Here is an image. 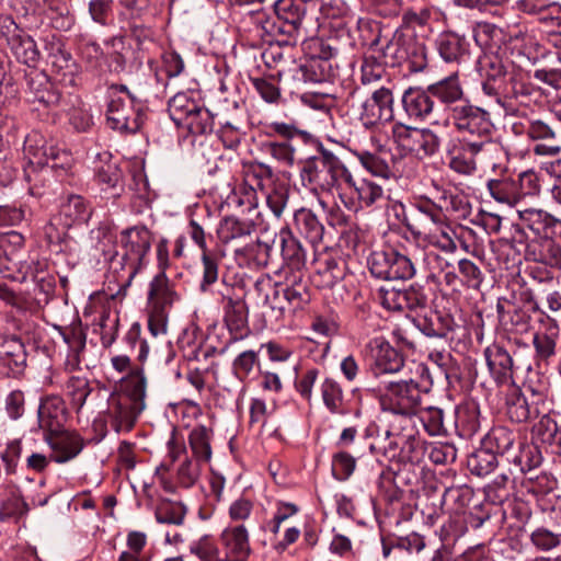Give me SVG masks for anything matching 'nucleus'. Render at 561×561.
Segmentation results:
<instances>
[{"instance_id":"obj_1","label":"nucleus","mask_w":561,"mask_h":561,"mask_svg":"<svg viewBox=\"0 0 561 561\" xmlns=\"http://www.w3.org/2000/svg\"><path fill=\"white\" fill-rule=\"evenodd\" d=\"M23 150L27 158L24 179L30 194L36 197L43 196L53 181L62 179L73 164L69 151L53 141L48 142L38 133H31L25 137Z\"/></svg>"},{"instance_id":"obj_2","label":"nucleus","mask_w":561,"mask_h":561,"mask_svg":"<svg viewBox=\"0 0 561 561\" xmlns=\"http://www.w3.org/2000/svg\"><path fill=\"white\" fill-rule=\"evenodd\" d=\"M422 260L428 271L427 278H433L436 272L444 271L449 263L434 251L426 252L415 249L412 252H400L396 249L375 250L367 259V265L373 276L386 279H410L416 273V264Z\"/></svg>"},{"instance_id":"obj_3","label":"nucleus","mask_w":561,"mask_h":561,"mask_svg":"<svg viewBox=\"0 0 561 561\" xmlns=\"http://www.w3.org/2000/svg\"><path fill=\"white\" fill-rule=\"evenodd\" d=\"M351 171L333 152L321 148L318 156L307 159L300 168V180L313 193H330L346 184Z\"/></svg>"},{"instance_id":"obj_4","label":"nucleus","mask_w":561,"mask_h":561,"mask_svg":"<svg viewBox=\"0 0 561 561\" xmlns=\"http://www.w3.org/2000/svg\"><path fill=\"white\" fill-rule=\"evenodd\" d=\"M424 374L425 367L417 364L411 377L387 382L379 396L381 410L404 416L414 415L423 394L427 392L423 385Z\"/></svg>"},{"instance_id":"obj_5","label":"nucleus","mask_w":561,"mask_h":561,"mask_svg":"<svg viewBox=\"0 0 561 561\" xmlns=\"http://www.w3.org/2000/svg\"><path fill=\"white\" fill-rule=\"evenodd\" d=\"M151 232L145 226H134L121 232V251L110 257L112 267L125 273V286H129L145 265L151 248Z\"/></svg>"},{"instance_id":"obj_6","label":"nucleus","mask_w":561,"mask_h":561,"mask_svg":"<svg viewBox=\"0 0 561 561\" xmlns=\"http://www.w3.org/2000/svg\"><path fill=\"white\" fill-rule=\"evenodd\" d=\"M313 0H277L274 3L276 20L262 22V30L268 36V42L278 44H295L297 42L302 20Z\"/></svg>"},{"instance_id":"obj_7","label":"nucleus","mask_w":561,"mask_h":561,"mask_svg":"<svg viewBox=\"0 0 561 561\" xmlns=\"http://www.w3.org/2000/svg\"><path fill=\"white\" fill-rule=\"evenodd\" d=\"M453 127L463 140L472 138L481 139L493 135L494 124L490 113L469 102L451 107L450 115Z\"/></svg>"},{"instance_id":"obj_8","label":"nucleus","mask_w":561,"mask_h":561,"mask_svg":"<svg viewBox=\"0 0 561 561\" xmlns=\"http://www.w3.org/2000/svg\"><path fill=\"white\" fill-rule=\"evenodd\" d=\"M392 138L405 152L417 158L432 157L438 152L440 137L430 128H417L403 123L392 125Z\"/></svg>"},{"instance_id":"obj_9","label":"nucleus","mask_w":561,"mask_h":561,"mask_svg":"<svg viewBox=\"0 0 561 561\" xmlns=\"http://www.w3.org/2000/svg\"><path fill=\"white\" fill-rule=\"evenodd\" d=\"M0 35L5 41L7 49L18 62L30 68L36 67L41 57L36 42L11 16L0 19Z\"/></svg>"},{"instance_id":"obj_10","label":"nucleus","mask_w":561,"mask_h":561,"mask_svg":"<svg viewBox=\"0 0 561 561\" xmlns=\"http://www.w3.org/2000/svg\"><path fill=\"white\" fill-rule=\"evenodd\" d=\"M144 119V107L136 96H129V99L121 95L111 96L106 111L110 128L119 133L134 134L140 129Z\"/></svg>"},{"instance_id":"obj_11","label":"nucleus","mask_w":561,"mask_h":561,"mask_svg":"<svg viewBox=\"0 0 561 561\" xmlns=\"http://www.w3.org/2000/svg\"><path fill=\"white\" fill-rule=\"evenodd\" d=\"M377 298L383 308L391 311H419L427 307L428 296L423 286L412 284L400 289L393 286H381L377 290Z\"/></svg>"},{"instance_id":"obj_12","label":"nucleus","mask_w":561,"mask_h":561,"mask_svg":"<svg viewBox=\"0 0 561 561\" xmlns=\"http://www.w3.org/2000/svg\"><path fill=\"white\" fill-rule=\"evenodd\" d=\"M367 350L371 360L370 369L376 377L399 373L404 367L402 353L381 336L370 340Z\"/></svg>"},{"instance_id":"obj_13","label":"nucleus","mask_w":561,"mask_h":561,"mask_svg":"<svg viewBox=\"0 0 561 561\" xmlns=\"http://www.w3.org/2000/svg\"><path fill=\"white\" fill-rule=\"evenodd\" d=\"M505 404L508 419L515 423L548 416V409H542V397L538 393L534 398H526L518 388H512L506 394Z\"/></svg>"},{"instance_id":"obj_14","label":"nucleus","mask_w":561,"mask_h":561,"mask_svg":"<svg viewBox=\"0 0 561 561\" xmlns=\"http://www.w3.org/2000/svg\"><path fill=\"white\" fill-rule=\"evenodd\" d=\"M535 88L516 76H508L505 82L504 99H501V107L507 115H526L527 110L535 102Z\"/></svg>"},{"instance_id":"obj_15","label":"nucleus","mask_w":561,"mask_h":561,"mask_svg":"<svg viewBox=\"0 0 561 561\" xmlns=\"http://www.w3.org/2000/svg\"><path fill=\"white\" fill-rule=\"evenodd\" d=\"M256 232L252 220H242L236 216L224 217L217 228L219 241L230 248L234 255Z\"/></svg>"},{"instance_id":"obj_16","label":"nucleus","mask_w":561,"mask_h":561,"mask_svg":"<svg viewBox=\"0 0 561 561\" xmlns=\"http://www.w3.org/2000/svg\"><path fill=\"white\" fill-rule=\"evenodd\" d=\"M347 188L353 191L356 202L352 201L350 205L345 203L348 209L357 211L358 209L380 206L387 202L388 197L383 187L376 181L368 179L356 180L353 174H347Z\"/></svg>"},{"instance_id":"obj_17","label":"nucleus","mask_w":561,"mask_h":561,"mask_svg":"<svg viewBox=\"0 0 561 561\" xmlns=\"http://www.w3.org/2000/svg\"><path fill=\"white\" fill-rule=\"evenodd\" d=\"M27 354L22 340L15 334L0 335V364L12 377L21 376L26 368Z\"/></svg>"},{"instance_id":"obj_18","label":"nucleus","mask_w":561,"mask_h":561,"mask_svg":"<svg viewBox=\"0 0 561 561\" xmlns=\"http://www.w3.org/2000/svg\"><path fill=\"white\" fill-rule=\"evenodd\" d=\"M400 438L401 433H393L390 430L379 433L376 425L367 427L365 434L369 453L380 462L398 459Z\"/></svg>"},{"instance_id":"obj_19","label":"nucleus","mask_w":561,"mask_h":561,"mask_svg":"<svg viewBox=\"0 0 561 561\" xmlns=\"http://www.w3.org/2000/svg\"><path fill=\"white\" fill-rule=\"evenodd\" d=\"M225 560L245 561L251 553L249 531L244 525L227 527L219 537Z\"/></svg>"},{"instance_id":"obj_20","label":"nucleus","mask_w":561,"mask_h":561,"mask_svg":"<svg viewBox=\"0 0 561 561\" xmlns=\"http://www.w3.org/2000/svg\"><path fill=\"white\" fill-rule=\"evenodd\" d=\"M476 141L458 139L449 142L446 153L448 167L461 175H472L477 171Z\"/></svg>"},{"instance_id":"obj_21","label":"nucleus","mask_w":561,"mask_h":561,"mask_svg":"<svg viewBox=\"0 0 561 561\" xmlns=\"http://www.w3.org/2000/svg\"><path fill=\"white\" fill-rule=\"evenodd\" d=\"M526 134L530 139L538 141L534 147L535 154L554 157L561 152V144L557 131L547 122L542 119L529 121Z\"/></svg>"},{"instance_id":"obj_22","label":"nucleus","mask_w":561,"mask_h":561,"mask_svg":"<svg viewBox=\"0 0 561 561\" xmlns=\"http://www.w3.org/2000/svg\"><path fill=\"white\" fill-rule=\"evenodd\" d=\"M488 369L499 385H507L513 380L514 362L510 353L500 344L493 343L483 351Z\"/></svg>"},{"instance_id":"obj_23","label":"nucleus","mask_w":561,"mask_h":561,"mask_svg":"<svg viewBox=\"0 0 561 561\" xmlns=\"http://www.w3.org/2000/svg\"><path fill=\"white\" fill-rule=\"evenodd\" d=\"M37 417L38 425L46 433L45 435L57 433L67 421V410L62 398L59 396H47L42 399Z\"/></svg>"},{"instance_id":"obj_24","label":"nucleus","mask_w":561,"mask_h":561,"mask_svg":"<svg viewBox=\"0 0 561 561\" xmlns=\"http://www.w3.org/2000/svg\"><path fill=\"white\" fill-rule=\"evenodd\" d=\"M276 238L279 241L284 263L291 271L301 272L307 265L310 245L302 244L288 228L280 229Z\"/></svg>"},{"instance_id":"obj_25","label":"nucleus","mask_w":561,"mask_h":561,"mask_svg":"<svg viewBox=\"0 0 561 561\" xmlns=\"http://www.w3.org/2000/svg\"><path fill=\"white\" fill-rule=\"evenodd\" d=\"M401 103L408 117L415 121L427 119L435 107L428 88L410 87L403 92Z\"/></svg>"},{"instance_id":"obj_26","label":"nucleus","mask_w":561,"mask_h":561,"mask_svg":"<svg viewBox=\"0 0 561 561\" xmlns=\"http://www.w3.org/2000/svg\"><path fill=\"white\" fill-rule=\"evenodd\" d=\"M542 329L537 331L533 337L536 358L540 362H548L556 355L557 342L560 336V328L556 319L546 316L540 320Z\"/></svg>"},{"instance_id":"obj_27","label":"nucleus","mask_w":561,"mask_h":561,"mask_svg":"<svg viewBox=\"0 0 561 561\" xmlns=\"http://www.w3.org/2000/svg\"><path fill=\"white\" fill-rule=\"evenodd\" d=\"M525 256L536 264L561 268V245L553 240V237L530 241L526 247Z\"/></svg>"},{"instance_id":"obj_28","label":"nucleus","mask_w":561,"mask_h":561,"mask_svg":"<svg viewBox=\"0 0 561 561\" xmlns=\"http://www.w3.org/2000/svg\"><path fill=\"white\" fill-rule=\"evenodd\" d=\"M141 412L142 411H136V404H134L129 398H122L119 394H114L108 400L107 415L112 427L116 432L130 431Z\"/></svg>"},{"instance_id":"obj_29","label":"nucleus","mask_w":561,"mask_h":561,"mask_svg":"<svg viewBox=\"0 0 561 561\" xmlns=\"http://www.w3.org/2000/svg\"><path fill=\"white\" fill-rule=\"evenodd\" d=\"M548 267L549 266L535 264L528 266L525 271L531 280V285L526 293L527 297L525 300L531 305L533 311L541 312L543 314L545 312L541 310L537 297L550 289H553L556 283L554 274Z\"/></svg>"},{"instance_id":"obj_30","label":"nucleus","mask_w":561,"mask_h":561,"mask_svg":"<svg viewBox=\"0 0 561 561\" xmlns=\"http://www.w3.org/2000/svg\"><path fill=\"white\" fill-rule=\"evenodd\" d=\"M45 440L57 454L56 462H66L80 454L83 448V440L79 434L60 428L57 433L45 435Z\"/></svg>"},{"instance_id":"obj_31","label":"nucleus","mask_w":561,"mask_h":561,"mask_svg":"<svg viewBox=\"0 0 561 561\" xmlns=\"http://www.w3.org/2000/svg\"><path fill=\"white\" fill-rule=\"evenodd\" d=\"M91 215L92 208L89 203L81 195L71 194L60 204L56 219L65 229H69L87 224Z\"/></svg>"},{"instance_id":"obj_32","label":"nucleus","mask_w":561,"mask_h":561,"mask_svg":"<svg viewBox=\"0 0 561 561\" xmlns=\"http://www.w3.org/2000/svg\"><path fill=\"white\" fill-rule=\"evenodd\" d=\"M318 286L331 288L342 280L346 274V266L341 257L331 254H321L313 260Z\"/></svg>"},{"instance_id":"obj_33","label":"nucleus","mask_w":561,"mask_h":561,"mask_svg":"<svg viewBox=\"0 0 561 561\" xmlns=\"http://www.w3.org/2000/svg\"><path fill=\"white\" fill-rule=\"evenodd\" d=\"M284 286L273 285L270 279L259 278L254 283V289L263 296V306L268 308L271 317L276 321L289 313L287 300L284 298Z\"/></svg>"},{"instance_id":"obj_34","label":"nucleus","mask_w":561,"mask_h":561,"mask_svg":"<svg viewBox=\"0 0 561 561\" xmlns=\"http://www.w3.org/2000/svg\"><path fill=\"white\" fill-rule=\"evenodd\" d=\"M148 299L150 308L168 311L179 299V295L163 271L158 273L150 282Z\"/></svg>"},{"instance_id":"obj_35","label":"nucleus","mask_w":561,"mask_h":561,"mask_svg":"<svg viewBox=\"0 0 561 561\" xmlns=\"http://www.w3.org/2000/svg\"><path fill=\"white\" fill-rule=\"evenodd\" d=\"M476 141L477 167L496 171L502 169L506 152L501 142L494 140L492 136L483 137Z\"/></svg>"},{"instance_id":"obj_36","label":"nucleus","mask_w":561,"mask_h":561,"mask_svg":"<svg viewBox=\"0 0 561 561\" xmlns=\"http://www.w3.org/2000/svg\"><path fill=\"white\" fill-rule=\"evenodd\" d=\"M294 220L299 234L308 241L310 249H314L322 241L324 233V226L317 215L310 209L300 208L295 211Z\"/></svg>"},{"instance_id":"obj_37","label":"nucleus","mask_w":561,"mask_h":561,"mask_svg":"<svg viewBox=\"0 0 561 561\" xmlns=\"http://www.w3.org/2000/svg\"><path fill=\"white\" fill-rule=\"evenodd\" d=\"M480 410L476 402H465L455 409L454 426L462 438L472 437L480 428Z\"/></svg>"},{"instance_id":"obj_38","label":"nucleus","mask_w":561,"mask_h":561,"mask_svg":"<svg viewBox=\"0 0 561 561\" xmlns=\"http://www.w3.org/2000/svg\"><path fill=\"white\" fill-rule=\"evenodd\" d=\"M64 342L69 347V354L65 363L67 370H76L81 363V353L85 348L87 335L80 325L59 328Z\"/></svg>"},{"instance_id":"obj_39","label":"nucleus","mask_w":561,"mask_h":561,"mask_svg":"<svg viewBox=\"0 0 561 561\" xmlns=\"http://www.w3.org/2000/svg\"><path fill=\"white\" fill-rule=\"evenodd\" d=\"M284 298L287 300L289 313H295L298 310L305 309L311 300V291L306 279L302 275L294 276L293 279H287V284L283 287Z\"/></svg>"},{"instance_id":"obj_40","label":"nucleus","mask_w":561,"mask_h":561,"mask_svg":"<svg viewBox=\"0 0 561 561\" xmlns=\"http://www.w3.org/2000/svg\"><path fill=\"white\" fill-rule=\"evenodd\" d=\"M331 65L327 57L312 56L294 70V79L302 82H323L330 78Z\"/></svg>"},{"instance_id":"obj_41","label":"nucleus","mask_w":561,"mask_h":561,"mask_svg":"<svg viewBox=\"0 0 561 561\" xmlns=\"http://www.w3.org/2000/svg\"><path fill=\"white\" fill-rule=\"evenodd\" d=\"M433 98L440 103L449 105L462 100L465 92L457 73H453L446 78L427 85Z\"/></svg>"},{"instance_id":"obj_42","label":"nucleus","mask_w":561,"mask_h":561,"mask_svg":"<svg viewBox=\"0 0 561 561\" xmlns=\"http://www.w3.org/2000/svg\"><path fill=\"white\" fill-rule=\"evenodd\" d=\"M486 186L490 195L500 204L514 207L520 203L515 179L512 176L489 180Z\"/></svg>"},{"instance_id":"obj_43","label":"nucleus","mask_w":561,"mask_h":561,"mask_svg":"<svg viewBox=\"0 0 561 561\" xmlns=\"http://www.w3.org/2000/svg\"><path fill=\"white\" fill-rule=\"evenodd\" d=\"M436 199L438 201V205L446 217L453 216L457 219H460L470 215V203L462 194L453 192L450 190H442L438 193Z\"/></svg>"},{"instance_id":"obj_44","label":"nucleus","mask_w":561,"mask_h":561,"mask_svg":"<svg viewBox=\"0 0 561 561\" xmlns=\"http://www.w3.org/2000/svg\"><path fill=\"white\" fill-rule=\"evenodd\" d=\"M416 327L430 337H446L454 330V320L449 314L432 312L416 321Z\"/></svg>"},{"instance_id":"obj_45","label":"nucleus","mask_w":561,"mask_h":561,"mask_svg":"<svg viewBox=\"0 0 561 561\" xmlns=\"http://www.w3.org/2000/svg\"><path fill=\"white\" fill-rule=\"evenodd\" d=\"M271 252V245L260 241L254 234L241 249L237 250L236 257L257 266H265L268 263Z\"/></svg>"},{"instance_id":"obj_46","label":"nucleus","mask_w":561,"mask_h":561,"mask_svg":"<svg viewBox=\"0 0 561 561\" xmlns=\"http://www.w3.org/2000/svg\"><path fill=\"white\" fill-rule=\"evenodd\" d=\"M388 81L387 65L380 56L366 55L360 65V82L364 85H375Z\"/></svg>"},{"instance_id":"obj_47","label":"nucleus","mask_w":561,"mask_h":561,"mask_svg":"<svg viewBox=\"0 0 561 561\" xmlns=\"http://www.w3.org/2000/svg\"><path fill=\"white\" fill-rule=\"evenodd\" d=\"M211 430L205 425L195 426L188 435V444L197 462H208L211 458Z\"/></svg>"},{"instance_id":"obj_48","label":"nucleus","mask_w":561,"mask_h":561,"mask_svg":"<svg viewBox=\"0 0 561 561\" xmlns=\"http://www.w3.org/2000/svg\"><path fill=\"white\" fill-rule=\"evenodd\" d=\"M398 460L417 465L425 455V442L415 433L402 434L400 438Z\"/></svg>"},{"instance_id":"obj_49","label":"nucleus","mask_w":561,"mask_h":561,"mask_svg":"<svg viewBox=\"0 0 561 561\" xmlns=\"http://www.w3.org/2000/svg\"><path fill=\"white\" fill-rule=\"evenodd\" d=\"M522 473L538 468L542 462V455L539 447L533 443H519L518 451L507 457Z\"/></svg>"},{"instance_id":"obj_50","label":"nucleus","mask_w":561,"mask_h":561,"mask_svg":"<svg viewBox=\"0 0 561 561\" xmlns=\"http://www.w3.org/2000/svg\"><path fill=\"white\" fill-rule=\"evenodd\" d=\"M517 434L505 426L493 427L485 436L484 446L494 450L495 455H507L511 457V449L516 442Z\"/></svg>"},{"instance_id":"obj_51","label":"nucleus","mask_w":561,"mask_h":561,"mask_svg":"<svg viewBox=\"0 0 561 561\" xmlns=\"http://www.w3.org/2000/svg\"><path fill=\"white\" fill-rule=\"evenodd\" d=\"M187 508L183 503L163 499L156 507L154 517L159 524L180 526L184 523Z\"/></svg>"},{"instance_id":"obj_52","label":"nucleus","mask_w":561,"mask_h":561,"mask_svg":"<svg viewBox=\"0 0 561 561\" xmlns=\"http://www.w3.org/2000/svg\"><path fill=\"white\" fill-rule=\"evenodd\" d=\"M248 319V305L224 311V321L232 335V340L239 341L249 334Z\"/></svg>"},{"instance_id":"obj_53","label":"nucleus","mask_w":561,"mask_h":561,"mask_svg":"<svg viewBox=\"0 0 561 561\" xmlns=\"http://www.w3.org/2000/svg\"><path fill=\"white\" fill-rule=\"evenodd\" d=\"M320 392L324 407L332 414H342L344 393L341 385L333 378L327 377L320 383Z\"/></svg>"},{"instance_id":"obj_54","label":"nucleus","mask_w":561,"mask_h":561,"mask_svg":"<svg viewBox=\"0 0 561 561\" xmlns=\"http://www.w3.org/2000/svg\"><path fill=\"white\" fill-rule=\"evenodd\" d=\"M147 380L141 368L134 369L127 379L126 393L122 398H129L136 404V411H144L146 403Z\"/></svg>"},{"instance_id":"obj_55","label":"nucleus","mask_w":561,"mask_h":561,"mask_svg":"<svg viewBox=\"0 0 561 561\" xmlns=\"http://www.w3.org/2000/svg\"><path fill=\"white\" fill-rule=\"evenodd\" d=\"M425 548V540L416 533L405 537L382 538V554L388 558L392 550H405L410 553L421 552Z\"/></svg>"},{"instance_id":"obj_56","label":"nucleus","mask_w":561,"mask_h":561,"mask_svg":"<svg viewBox=\"0 0 561 561\" xmlns=\"http://www.w3.org/2000/svg\"><path fill=\"white\" fill-rule=\"evenodd\" d=\"M467 466L472 474L484 477L496 468L497 456L494 450L484 446V448L478 449L468 457Z\"/></svg>"},{"instance_id":"obj_57","label":"nucleus","mask_w":561,"mask_h":561,"mask_svg":"<svg viewBox=\"0 0 561 561\" xmlns=\"http://www.w3.org/2000/svg\"><path fill=\"white\" fill-rule=\"evenodd\" d=\"M178 126L186 128L192 135H205L213 130L214 117L207 108L197 105L195 111H192Z\"/></svg>"},{"instance_id":"obj_58","label":"nucleus","mask_w":561,"mask_h":561,"mask_svg":"<svg viewBox=\"0 0 561 561\" xmlns=\"http://www.w3.org/2000/svg\"><path fill=\"white\" fill-rule=\"evenodd\" d=\"M403 65L410 72H421L427 67V50L423 43L413 37L405 41V54Z\"/></svg>"},{"instance_id":"obj_59","label":"nucleus","mask_w":561,"mask_h":561,"mask_svg":"<svg viewBox=\"0 0 561 561\" xmlns=\"http://www.w3.org/2000/svg\"><path fill=\"white\" fill-rule=\"evenodd\" d=\"M414 208L421 216L419 221L423 229L428 230V228L446 221V216L443 214L437 199L432 202L427 198H421L414 204Z\"/></svg>"},{"instance_id":"obj_60","label":"nucleus","mask_w":561,"mask_h":561,"mask_svg":"<svg viewBox=\"0 0 561 561\" xmlns=\"http://www.w3.org/2000/svg\"><path fill=\"white\" fill-rule=\"evenodd\" d=\"M436 47L447 62L457 61L465 53L463 41L451 32L442 33L436 41Z\"/></svg>"},{"instance_id":"obj_61","label":"nucleus","mask_w":561,"mask_h":561,"mask_svg":"<svg viewBox=\"0 0 561 561\" xmlns=\"http://www.w3.org/2000/svg\"><path fill=\"white\" fill-rule=\"evenodd\" d=\"M66 392L71 400L73 409L80 411L91 394L92 388L85 377L71 376L66 383Z\"/></svg>"},{"instance_id":"obj_62","label":"nucleus","mask_w":561,"mask_h":561,"mask_svg":"<svg viewBox=\"0 0 561 561\" xmlns=\"http://www.w3.org/2000/svg\"><path fill=\"white\" fill-rule=\"evenodd\" d=\"M198 104L192 100L186 93H178L170 99L168 103V112L171 119L178 125L186 119L192 111H195Z\"/></svg>"},{"instance_id":"obj_63","label":"nucleus","mask_w":561,"mask_h":561,"mask_svg":"<svg viewBox=\"0 0 561 561\" xmlns=\"http://www.w3.org/2000/svg\"><path fill=\"white\" fill-rule=\"evenodd\" d=\"M420 420L428 435L440 436L448 434V430L445 425L444 411L440 408H426L421 412Z\"/></svg>"},{"instance_id":"obj_64","label":"nucleus","mask_w":561,"mask_h":561,"mask_svg":"<svg viewBox=\"0 0 561 561\" xmlns=\"http://www.w3.org/2000/svg\"><path fill=\"white\" fill-rule=\"evenodd\" d=\"M458 273L461 286L469 289H479L483 282V273L481 268L469 259L458 261Z\"/></svg>"}]
</instances>
